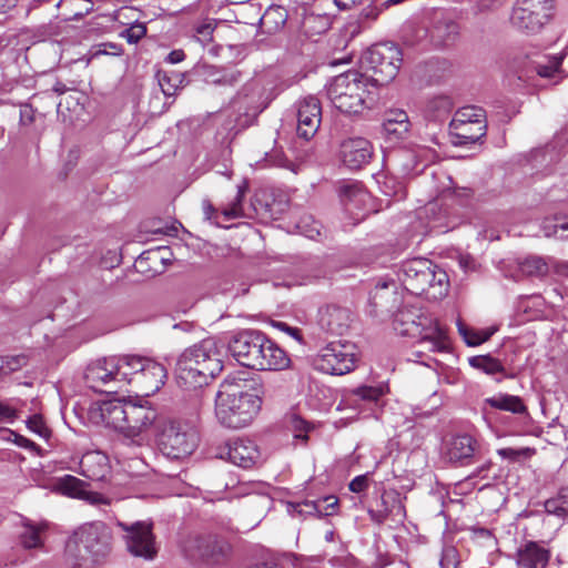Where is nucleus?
Masks as SVG:
<instances>
[{"mask_svg": "<svg viewBox=\"0 0 568 568\" xmlns=\"http://www.w3.org/2000/svg\"><path fill=\"white\" fill-rule=\"evenodd\" d=\"M261 406L256 389L243 379L226 378L215 397V416L223 426L240 429L252 423Z\"/></svg>", "mask_w": 568, "mask_h": 568, "instance_id": "obj_1", "label": "nucleus"}, {"mask_svg": "<svg viewBox=\"0 0 568 568\" xmlns=\"http://www.w3.org/2000/svg\"><path fill=\"white\" fill-rule=\"evenodd\" d=\"M222 369L219 344L214 338L209 337L180 354L175 375L179 383L186 388H197L207 385Z\"/></svg>", "mask_w": 568, "mask_h": 568, "instance_id": "obj_2", "label": "nucleus"}, {"mask_svg": "<svg viewBox=\"0 0 568 568\" xmlns=\"http://www.w3.org/2000/svg\"><path fill=\"white\" fill-rule=\"evenodd\" d=\"M112 530L103 521L83 524L67 540V560L72 568L102 564L112 551Z\"/></svg>", "mask_w": 568, "mask_h": 568, "instance_id": "obj_3", "label": "nucleus"}, {"mask_svg": "<svg viewBox=\"0 0 568 568\" xmlns=\"http://www.w3.org/2000/svg\"><path fill=\"white\" fill-rule=\"evenodd\" d=\"M369 87L367 74L349 70L333 78L327 87V97L342 113L357 115L371 109L375 101V93Z\"/></svg>", "mask_w": 568, "mask_h": 568, "instance_id": "obj_4", "label": "nucleus"}, {"mask_svg": "<svg viewBox=\"0 0 568 568\" xmlns=\"http://www.w3.org/2000/svg\"><path fill=\"white\" fill-rule=\"evenodd\" d=\"M398 278L404 288L414 295L425 294L429 300H440L448 292L445 271L426 258H413L402 263Z\"/></svg>", "mask_w": 568, "mask_h": 568, "instance_id": "obj_5", "label": "nucleus"}, {"mask_svg": "<svg viewBox=\"0 0 568 568\" xmlns=\"http://www.w3.org/2000/svg\"><path fill=\"white\" fill-rule=\"evenodd\" d=\"M197 442V432L187 423L169 418L158 422V447L168 458L180 459L191 455Z\"/></svg>", "mask_w": 568, "mask_h": 568, "instance_id": "obj_6", "label": "nucleus"}, {"mask_svg": "<svg viewBox=\"0 0 568 568\" xmlns=\"http://www.w3.org/2000/svg\"><path fill=\"white\" fill-rule=\"evenodd\" d=\"M121 381L133 384L145 396L158 392L165 383V367L153 358L140 355H123Z\"/></svg>", "mask_w": 568, "mask_h": 568, "instance_id": "obj_7", "label": "nucleus"}, {"mask_svg": "<svg viewBox=\"0 0 568 568\" xmlns=\"http://www.w3.org/2000/svg\"><path fill=\"white\" fill-rule=\"evenodd\" d=\"M403 62L402 51L390 42L375 44L362 57V64L367 71L371 87H383L392 82L398 74Z\"/></svg>", "mask_w": 568, "mask_h": 568, "instance_id": "obj_8", "label": "nucleus"}, {"mask_svg": "<svg viewBox=\"0 0 568 568\" xmlns=\"http://www.w3.org/2000/svg\"><path fill=\"white\" fill-rule=\"evenodd\" d=\"M183 551L191 560L207 567H216L227 561L232 546L217 534L199 532L187 537L183 545Z\"/></svg>", "mask_w": 568, "mask_h": 568, "instance_id": "obj_9", "label": "nucleus"}, {"mask_svg": "<svg viewBox=\"0 0 568 568\" xmlns=\"http://www.w3.org/2000/svg\"><path fill=\"white\" fill-rule=\"evenodd\" d=\"M564 54H546L540 52H532L530 54H517L513 59L511 70L517 75L518 80L529 82L535 77L545 79H552L556 77L562 78L561 62Z\"/></svg>", "mask_w": 568, "mask_h": 568, "instance_id": "obj_10", "label": "nucleus"}, {"mask_svg": "<svg viewBox=\"0 0 568 568\" xmlns=\"http://www.w3.org/2000/svg\"><path fill=\"white\" fill-rule=\"evenodd\" d=\"M486 121L481 109L465 106L449 123L450 142L455 146L474 144L486 135Z\"/></svg>", "mask_w": 568, "mask_h": 568, "instance_id": "obj_11", "label": "nucleus"}, {"mask_svg": "<svg viewBox=\"0 0 568 568\" xmlns=\"http://www.w3.org/2000/svg\"><path fill=\"white\" fill-rule=\"evenodd\" d=\"M552 9V0H517L510 21L519 31L535 33L550 19Z\"/></svg>", "mask_w": 568, "mask_h": 568, "instance_id": "obj_12", "label": "nucleus"}, {"mask_svg": "<svg viewBox=\"0 0 568 568\" xmlns=\"http://www.w3.org/2000/svg\"><path fill=\"white\" fill-rule=\"evenodd\" d=\"M128 414V427L125 430L124 446H136L142 447L149 443V436L146 430L155 424L158 427L156 409L144 403H134L129 400Z\"/></svg>", "mask_w": 568, "mask_h": 568, "instance_id": "obj_13", "label": "nucleus"}, {"mask_svg": "<svg viewBox=\"0 0 568 568\" xmlns=\"http://www.w3.org/2000/svg\"><path fill=\"white\" fill-rule=\"evenodd\" d=\"M357 356L352 343L331 342L321 352L317 366L332 375H344L355 368Z\"/></svg>", "mask_w": 568, "mask_h": 568, "instance_id": "obj_14", "label": "nucleus"}, {"mask_svg": "<svg viewBox=\"0 0 568 568\" xmlns=\"http://www.w3.org/2000/svg\"><path fill=\"white\" fill-rule=\"evenodd\" d=\"M123 367V355L99 358L91 362L84 373V379L91 389L99 393L110 392L105 387L114 382L121 381Z\"/></svg>", "mask_w": 568, "mask_h": 568, "instance_id": "obj_15", "label": "nucleus"}, {"mask_svg": "<svg viewBox=\"0 0 568 568\" xmlns=\"http://www.w3.org/2000/svg\"><path fill=\"white\" fill-rule=\"evenodd\" d=\"M263 343L264 334L262 332L245 329L231 337L229 351L239 364L254 369L256 359L260 357V346Z\"/></svg>", "mask_w": 568, "mask_h": 568, "instance_id": "obj_16", "label": "nucleus"}, {"mask_svg": "<svg viewBox=\"0 0 568 568\" xmlns=\"http://www.w3.org/2000/svg\"><path fill=\"white\" fill-rule=\"evenodd\" d=\"M119 526L126 532L124 536L126 548L133 556L148 560L155 558L158 548L155 547L151 524L139 521L128 525L119 523Z\"/></svg>", "mask_w": 568, "mask_h": 568, "instance_id": "obj_17", "label": "nucleus"}, {"mask_svg": "<svg viewBox=\"0 0 568 568\" xmlns=\"http://www.w3.org/2000/svg\"><path fill=\"white\" fill-rule=\"evenodd\" d=\"M322 121V105L314 95H307L297 103V134L304 140L312 139Z\"/></svg>", "mask_w": 568, "mask_h": 568, "instance_id": "obj_18", "label": "nucleus"}, {"mask_svg": "<svg viewBox=\"0 0 568 568\" xmlns=\"http://www.w3.org/2000/svg\"><path fill=\"white\" fill-rule=\"evenodd\" d=\"M419 325L420 331L416 337H419L418 344L423 349L432 353L449 352L450 343L446 328L437 320L425 314Z\"/></svg>", "mask_w": 568, "mask_h": 568, "instance_id": "obj_19", "label": "nucleus"}, {"mask_svg": "<svg viewBox=\"0 0 568 568\" xmlns=\"http://www.w3.org/2000/svg\"><path fill=\"white\" fill-rule=\"evenodd\" d=\"M216 456L239 467L250 468L258 460L260 450L252 440L236 438L220 447Z\"/></svg>", "mask_w": 568, "mask_h": 568, "instance_id": "obj_20", "label": "nucleus"}, {"mask_svg": "<svg viewBox=\"0 0 568 568\" xmlns=\"http://www.w3.org/2000/svg\"><path fill=\"white\" fill-rule=\"evenodd\" d=\"M339 155L347 168L356 170L369 162L373 146L364 138H349L341 143Z\"/></svg>", "mask_w": 568, "mask_h": 568, "instance_id": "obj_21", "label": "nucleus"}, {"mask_svg": "<svg viewBox=\"0 0 568 568\" xmlns=\"http://www.w3.org/2000/svg\"><path fill=\"white\" fill-rule=\"evenodd\" d=\"M290 358L273 341L264 334V343L260 346L256 371H280L288 366Z\"/></svg>", "mask_w": 568, "mask_h": 568, "instance_id": "obj_22", "label": "nucleus"}, {"mask_svg": "<svg viewBox=\"0 0 568 568\" xmlns=\"http://www.w3.org/2000/svg\"><path fill=\"white\" fill-rule=\"evenodd\" d=\"M550 551L536 541H526L516 552L518 568H546Z\"/></svg>", "mask_w": 568, "mask_h": 568, "instance_id": "obj_23", "label": "nucleus"}, {"mask_svg": "<svg viewBox=\"0 0 568 568\" xmlns=\"http://www.w3.org/2000/svg\"><path fill=\"white\" fill-rule=\"evenodd\" d=\"M425 314L417 307L404 306L399 308L393 320L394 331L402 336L416 337L420 331L422 317Z\"/></svg>", "mask_w": 568, "mask_h": 568, "instance_id": "obj_24", "label": "nucleus"}, {"mask_svg": "<svg viewBox=\"0 0 568 568\" xmlns=\"http://www.w3.org/2000/svg\"><path fill=\"white\" fill-rule=\"evenodd\" d=\"M351 323V312L347 308L328 305L320 312V325L323 329L342 335Z\"/></svg>", "mask_w": 568, "mask_h": 568, "instance_id": "obj_25", "label": "nucleus"}, {"mask_svg": "<svg viewBox=\"0 0 568 568\" xmlns=\"http://www.w3.org/2000/svg\"><path fill=\"white\" fill-rule=\"evenodd\" d=\"M80 468L87 478L97 481L104 480L110 473L109 458L99 450L88 452L80 460Z\"/></svg>", "mask_w": 568, "mask_h": 568, "instance_id": "obj_26", "label": "nucleus"}, {"mask_svg": "<svg viewBox=\"0 0 568 568\" xmlns=\"http://www.w3.org/2000/svg\"><path fill=\"white\" fill-rule=\"evenodd\" d=\"M479 445L469 435H456L446 445V456L453 463H469Z\"/></svg>", "mask_w": 568, "mask_h": 568, "instance_id": "obj_27", "label": "nucleus"}, {"mask_svg": "<svg viewBox=\"0 0 568 568\" xmlns=\"http://www.w3.org/2000/svg\"><path fill=\"white\" fill-rule=\"evenodd\" d=\"M129 400H110L100 406V415L103 423L116 430H120L125 436L128 427V412Z\"/></svg>", "mask_w": 568, "mask_h": 568, "instance_id": "obj_28", "label": "nucleus"}, {"mask_svg": "<svg viewBox=\"0 0 568 568\" xmlns=\"http://www.w3.org/2000/svg\"><path fill=\"white\" fill-rule=\"evenodd\" d=\"M383 130L389 140L403 139L409 130L407 113L403 110L390 111L383 123Z\"/></svg>", "mask_w": 568, "mask_h": 568, "instance_id": "obj_29", "label": "nucleus"}, {"mask_svg": "<svg viewBox=\"0 0 568 568\" xmlns=\"http://www.w3.org/2000/svg\"><path fill=\"white\" fill-rule=\"evenodd\" d=\"M339 197L346 211L353 213L366 202L368 194L358 183L347 182L339 186Z\"/></svg>", "mask_w": 568, "mask_h": 568, "instance_id": "obj_30", "label": "nucleus"}, {"mask_svg": "<svg viewBox=\"0 0 568 568\" xmlns=\"http://www.w3.org/2000/svg\"><path fill=\"white\" fill-rule=\"evenodd\" d=\"M48 529L47 523H33L27 520L23 523V531L20 535V541L23 548L32 549L40 548L44 542V534Z\"/></svg>", "mask_w": 568, "mask_h": 568, "instance_id": "obj_31", "label": "nucleus"}, {"mask_svg": "<svg viewBox=\"0 0 568 568\" xmlns=\"http://www.w3.org/2000/svg\"><path fill=\"white\" fill-rule=\"evenodd\" d=\"M288 14L282 6L270 7L260 19V26L265 33H276L283 29Z\"/></svg>", "mask_w": 568, "mask_h": 568, "instance_id": "obj_32", "label": "nucleus"}, {"mask_svg": "<svg viewBox=\"0 0 568 568\" xmlns=\"http://www.w3.org/2000/svg\"><path fill=\"white\" fill-rule=\"evenodd\" d=\"M485 403L491 408L509 412L513 414H526L527 407L519 396L510 394H497L485 399Z\"/></svg>", "mask_w": 568, "mask_h": 568, "instance_id": "obj_33", "label": "nucleus"}, {"mask_svg": "<svg viewBox=\"0 0 568 568\" xmlns=\"http://www.w3.org/2000/svg\"><path fill=\"white\" fill-rule=\"evenodd\" d=\"M332 24V18L326 13L310 12L305 14L302 28L305 34L313 37L325 33Z\"/></svg>", "mask_w": 568, "mask_h": 568, "instance_id": "obj_34", "label": "nucleus"}, {"mask_svg": "<svg viewBox=\"0 0 568 568\" xmlns=\"http://www.w3.org/2000/svg\"><path fill=\"white\" fill-rule=\"evenodd\" d=\"M54 487L62 495L80 499L87 485L83 480L72 475H65L55 481Z\"/></svg>", "mask_w": 568, "mask_h": 568, "instance_id": "obj_35", "label": "nucleus"}, {"mask_svg": "<svg viewBox=\"0 0 568 568\" xmlns=\"http://www.w3.org/2000/svg\"><path fill=\"white\" fill-rule=\"evenodd\" d=\"M519 268L527 276L544 277L549 273V258L528 256L519 263Z\"/></svg>", "mask_w": 568, "mask_h": 568, "instance_id": "obj_36", "label": "nucleus"}, {"mask_svg": "<svg viewBox=\"0 0 568 568\" xmlns=\"http://www.w3.org/2000/svg\"><path fill=\"white\" fill-rule=\"evenodd\" d=\"M324 501L327 503L325 507V511L322 509V501H304L301 504H297L294 508L300 514H306V515H313V514H320V515H332L337 506V499L334 496L326 497Z\"/></svg>", "mask_w": 568, "mask_h": 568, "instance_id": "obj_37", "label": "nucleus"}, {"mask_svg": "<svg viewBox=\"0 0 568 568\" xmlns=\"http://www.w3.org/2000/svg\"><path fill=\"white\" fill-rule=\"evenodd\" d=\"M458 332L463 336L465 343L469 346H478L490 338L495 329H473L458 322Z\"/></svg>", "mask_w": 568, "mask_h": 568, "instance_id": "obj_38", "label": "nucleus"}, {"mask_svg": "<svg viewBox=\"0 0 568 568\" xmlns=\"http://www.w3.org/2000/svg\"><path fill=\"white\" fill-rule=\"evenodd\" d=\"M468 362L471 367L480 369L488 375L503 373L505 371L503 364L490 355L473 356Z\"/></svg>", "mask_w": 568, "mask_h": 568, "instance_id": "obj_39", "label": "nucleus"}, {"mask_svg": "<svg viewBox=\"0 0 568 568\" xmlns=\"http://www.w3.org/2000/svg\"><path fill=\"white\" fill-rule=\"evenodd\" d=\"M217 22L215 19H203L194 24L193 37L199 41L202 45H206L213 41V33L216 29Z\"/></svg>", "mask_w": 568, "mask_h": 568, "instance_id": "obj_40", "label": "nucleus"}, {"mask_svg": "<svg viewBox=\"0 0 568 568\" xmlns=\"http://www.w3.org/2000/svg\"><path fill=\"white\" fill-rule=\"evenodd\" d=\"M247 185L243 183L237 186V193L231 203L222 210L224 221L233 220L243 216L242 201L246 192Z\"/></svg>", "mask_w": 568, "mask_h": 568, "instance_id": "obj_41", "label": "nucleus"}, {"mask_svg": "<svg viewBox=\"0 0 568 568\" xmlns=\"http://www.w3.org/2000/svg\"><path fill=\"white\" fill-rule=\"evenodd\" d=\"M183 78L184 75L178 72H173L171 74L159 73L158 81L163 94L166 97L174 95L178 89L182 85Z\"/></svg>", "mask_w": 568, "mask_h": 568, "instance_id": "obj_42", "label": "nucleus"}, {"mask_svg": "<svg viewBox=\"0 0 568 568\" xmlns=\"http://www.w3.org/2000/svg\"><path fill=\"white\" fill-rule=\"evenodd\" d=\"M83 0H60L57 7L61 10L59 18L63 21L77 20L83 17L84 12L78 10L77 7Z\"/></svg>", "mask_w": 568, "mask_h": 568, "instance_id": "obj_43", "label": "nucleus"}, {"mask_svg": "<svg viewBox=\"0 0 568 568\" xmlns=\"http://www.w3.org/2000/svg\"><path fill=\"white\" fill-rule=\"evenodd\" d=\"M459 32V27L452 20L438 22L433 30V37L438 38L440 41L446 42L454 40Z\"/></svg>", "mask_w": 568, "mask_h": 568, "instance_id": "obj_44", "label": "nucleus"}, {"mask_svg": "<svg viewBox=\"0 0 568 568\" xmlns=\"http://www.w3.org/2000/svg\"><path fill=\"white\" fill-rule=\"evenodd\" d=\"M545 510L549 515L564 518L568 514V499L565 496H558L545 501Z\"/></svg>", "mask_w": 568, "mask_h": 568, "instance_id": "obj_45", "label": "nucleus"}, {"mask_svg": "<svg viewBox=\"0 0 568 568\" xmlns=\"http://www.w3.org/2000/svg\"><path fill=\"white\" fill-rule=\"evenodd\" d=\"M351 394L362 400L376 402L383 395L382 387L363 385L351 389Z\"/></svg>", "mask_w": 568, "mask_h": 568, "instance_id": "obj_46", "label": "nucleus"}, {"mask_svg": "<svg viewBox=\"0 0 568 568\" xmlns=\"http://www.w3.org/2000/svg\"><path fill=\"white\" fill-rule=\"evenodd\" d=\"M27 362V356L22 354L16 356H8L6 357V359L2 361V364L0 365V375H7L18 371L21 367L26 366Z\"/></svg>", "mask_w": 568, "mask_h": 568, "instance_id": "obj_47", "label": "nucleus"}, {"mask_svg": "<svg viewBox=\"0 0 568 568\" xmlns=\"http://www.w3.org/2000/svg\"><path fill=\"white\" fill-rule=\"evenodd\" d=\"M429 111L434 112V116H442L450 112L452 101L448 97H436L428 103Z\"/></svg>", "mask_w": 568, "mask_h": 568, "instance_id": "obj_48", "label": "nucleus"}, {"mask_svg": "<svg viewBox=\"0 0 568 568\" xmlns=\"http://www.w3.org/2000/svg\"><path fill=\"white\" fill-rule=\"evenodd\" d=\"M389 507L393 509V515L404 517L405 509L402 505L400 499L396 494H383L382 495V508Z\"/></svg>", "mask_w": 568, "mask_h": 568, "instance_id": "obj_49", "label": "nucleus"}, {"mask_svg": "<svg viewBox=\"0 0 568 568\" xmlns=\"http://www.w3.org/2000/svg\"><path fill=\"white\" fill-rule=\"evenodd\" d=\"M146 33V28L144 24L136 23L131 26L130 28L124 29L120 36L129 43H136L140 39H142Z\"/></svg>", "mask_w": 568, "mask_h": 568, "instance_id": "obj_50", "label": "nucleus"}, {"mask_svg": "<svg viewBox=\"0 0 568 568\" xmlns=\"http://www.w3.org/2000/svg\"><path fill=\"white\" fill-rule=\"evenodd\" d=\"M28 428L40 437L47 438L50 435L49 428L45 426L40 415H33L27 422Z\"/></svg>", "mask_w": 568, "mask_h": 568, "instance_id": "obj_51", "label": "nucleus"}, {"mask_svg": "<svg viewBox=\"0 0 568 568\" xmlns=\"http://www.w3.org/2000/svg\"><path fill=\"white\" fill-rule=\"evenodd\" d=\"M160 250H150V251H146V252H143L135 261V268L139 271V272H146V268H145V264L148 262H158V261H161L162 258L160 257Z\"/></svg>", "mask_w": 568, "mask_h": 568, "instance_id": "obj_52", "label": "nucleus"}, {"mask_svg": "<svg viewBox=\"0 0 568 568\" xmlns=\"http://www.w3.org/2000/svg\"><path fill=\"white\" fill-rule=\"evenodd\" d=\"M265 161L270 163L271 165L280 166L288 169L293 172H296L295 165L288 161L282 152L275 151L272 154H266Z\"/></svg>", "mask_w": 568, "mask_h": 568, "instance_id": "obj_53", "label": "nucleus"}, {"mask_svg": "<svg viewBox=\"0 0 568 568\" xmlns=\"http://www.w3.org/2000/svg\"><path fill=\"white\" fill-rule=\"evenodd\" d=\"M534 454V449L531 448H521V449H514V448H501L498 449V455L503 458L517 460L520 456L529 457Z\"/></svg>", "mask_w": 568, "mask_h": 568, "instance_id": "obj_54", "label": "nucleus"}, {"mask_svg": "<svg viewBox=\"0 0 568 568\" xmlns=\"http://www.w3.org/2000/svg\"><path fill=\"white\" fill-rule=\"evenodd\" d=\"M558 229L568 230V223L554 224L551 219H545L541 223V230L546 237L555 235Z\"/></svg>", "mask_w": 568, "mask_h": 568, "instance_id": "obj_55", "label": "nucleus"}, {"mask_svg": "<svg viewBox=\"0 0 568 568\" xmlns=\"http://www.w3.org/2000/svg\"><path fill=\"white\" fill-rule=\"evenodd\" d=\"M202 207H203L204 215L207 220L214 222L216 225H221L220 217L223 216L222 211L217 212L214 209V206L212 205V203L207 200L203 201Z\"/></svg>", "mask_w": 568, "mask_h": 568, "instance_id": "obj_56", "label": "nucleus"}, {"mask_svg": "<svg viewBox=\"0 0 568 568\" xmlns=\"http://www.w3.org/2000/svg\"><path fill=\"white\" fill-rule=\"evenodd\" d=\"M348 488L353 493H362L368 488V475L356 476L348 485Z\"/></svg>", "mask_w": 568, "mask_h": 568, "instance_id": "obj_57", "label": "nucleus"}, {"mask_svg": "<svg viewBox=\"0 0 568 568\" xmlns=\"http://www.w3.org/2000/svg\"><path fill=\"white\" fill-rule=\"evenodd\" d=\"M80 499L85 500L91 505L109 504L108 499L102 494L90 491L87 489L84 490Z\"/></svg>", "mask_w": 568, "mask_h": 568, "instance_id": "obj_58", "label": "nucleus"}, {"mask_svg": "<svg viewBox=\"0 0 568 568\" xmlns=\"http://www.w3.org/2000/svg\"><path fill=\"white\" fill-rule=\"evenodd\" d=\"M122 49L120 45L115 43H102L99 45V49L93 53V55L98 54H113L119 55L121 54Z\"/></svg>", "mask_w": 568, "mask_h": 568, "instance_id": "obj_59", "label": "nucleus"}, {"mask_svg": "<svg viewBox=\"0 0 568 568\" xmlns=\"http://www.w3.org/2000/svg\"><path fill=\"white\" fill-rule=\"evenodd\" d=\"M368 514L373 521L382 524L389 515H393V509L389 507H385L378 510L371 509L368 510Z\"/></svg>", "mask_w": 568, "mask_h": 568, "instance_id": "obj_60", "label": "nucleus"}, {"mask_svg": "<svg viewBox=\"0 0 568 568\" xmlns=\"http://www.w3.org/2000/svg\"><path fill=\"white\" fill-rule=\"evenodd\" d=\"M34 121V110L31 105L24 104L20 109V122L23 125H29Z\"/></svg>", "mask_w": 568, "mask_h": 568, "instance_id": "obj_61", "label": "nucleus"}, {"mask_svg": "<svg viewBox=\"0 0 568 568\" xmlns=\"http://www.w3.org/2000/svg\"><path fill=\"white\" fill-rule=\"evenodd\" d=\"M0 418L12 422L17 418V410L9 404L0 402Z\"/></svg>", "mask_w": 568, "mask_h": 568, "instance_id": "obj_62", "label": "nucleus"}, {"mask_svg": "<svg viewBox=\"0 0 568 568\" xmlns=\"http://www.w3.org/2000/svg\"><path fill=\"white\" fill-rule=\"evenodd\" d=\"M550 268L558 275L568 276V262H559L549 257V270Z\"/></svg>", "mask_w": 568, "mask_h": 568, "instance_id": "obj_63", "label": "nucleus"}, {"mask_svg": "<svg viewBox=\"0 0 568 568\" xmlns=\"http://www.w3.org/2000/svg\"><path fill=\"white\" fill-rule=\"evenodd\" d=\"M275 326L277 328H280L281 331H284L286 332L288 335H291L294 339L301 342L302 341V335H301V332L298 328L296 327H291L288 326L286 323L284 322H277L275 324Z\"/></svg>", "mask_w": 568, "mask_h": 568, "instance_id": "obj_64", "label": "nucleus"}]
</instances>
